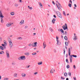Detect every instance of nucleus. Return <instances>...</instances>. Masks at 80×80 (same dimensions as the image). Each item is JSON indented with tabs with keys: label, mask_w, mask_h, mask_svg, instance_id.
I'll list each match as a JSON object with an SVG mask.
<instances>
[{
	"label": "nucleus",
	"mask_w": 80,
	"mask_h": 80,
	"mask_svg": "<svg viewBox=\"0 0 80 80\" xmlns=\"http://www.w3.org/2000/svg\"><path fill=\"white\" fill-rule=\"evenodd\" d=\"M72 55H71L70 56V59H72Z\"/></svg>",
	"instance_id": "39"
},
{
	"label": "nucleus",
	"mask_w": 80,
	"mask_h": 80,
	"mask_svg": "<svg viewBox=\"0 0 80 80\" xmlns=\"http://www.w3.org/2000/svg\"><path fill=\"white\" fill-rule=\"evenodd\" d=\"M57 5V6L58 8L59 7V6H58V5Z\"/></svg>",
	"instance_id": "62"
},
{
	"label": "nucleus",
	"mask_w": 80,
	"mask_h": 80,
	"mask_svg": "<svg viewBox=\"0 0 80 80\" xmlns=\"http://www.w3.org/2000/svg\"><path fill=\"white\" fill-rule=\"evenodd\" d=\"M9 43V47L11 48H12V46H13V43H12V40L10 39H8Z\"/></svg>",
	"instance_id": "3"
},
{
	"label": "nucleus",
	"mask_w": 80,
	"mask_h": 80,
	"mask_svg": "<svg viewBox=\"0 0 80 80\" xmlns=\"http://www.w3.org/2000/svg\"><path fill=\"white\" fill-rule=\"evenodd\" d=\"M74 7H77V5H76V4H74Z\"/></svg>",
	"instance_id": "61"
},
{
	"label": "nucleus",
	"mask_w": 80,
	"mask_h": 80,
	"mask_svg": "<svg viewBox=\"0 0 80 80\" xmlns=\"http://www.w3.org/2000/svg\"><path fill=\"white\" fill-rule=\"evenodd\" d=\"M54 53H56L57 52V50L56 49L54 50Z\"/></svg>",
	"instance_id": "52"
},
{
	"label": "nucleus",
	"mask_w": 80,
	"mask_h": 80,
	"mask_svg": "<svg viewBox=\"0 0 80 80\" xmlns=\"http://www.w3.org/2000/svg\"><path fill=\"white\" fill-rule=\"evenodd\" d=\"M14 6L17 7L18 6V4L16 3L14 4Z\"/></svg>",
	"instance_id": "37"
},
{
	"label": "nucleus",
	"mask_w": 80,
	"mask_h": 80,
	"mask_svg": "<svg viewBox=\"0 0 80 80\" xmlns=\"http://www.w3.org/2000/svg\"><path fill=\"white\" fill-rule=\"evenodd\" d=\"M6 54L7 58H10V55L9 54V51L6 50Z\"/></svg>",
	"instance_id": "4"
},
{
	"label": "nucleus",
	"mask_w": 80,
	"mask_h": 80,
	"mask_svg": "<svg viewBox=\"0 0 80 80\" xmlns=\"http://www.w3.org/2000/svg\"><path fill=\"white\" fill-rule=\"evenodd\" d=\"M28 7L29 9H30V10H32V9H33V8H32V7H30V6H28Z\"/></svg>",
	"instance_id": "29"
},
{
	"label": "nucleus",
	"mask_w": 80,
	"mask_h": 80,
	"mask_svg": "<svg viewBox=\"0 0 80 80\" xmlns=\"http://www.w3.org/2000/svg\"><path fill=\"white\" fill-rule=\"evenodd\" d=\"M12 24H13V23H8L6 25L7 27H10V26H12Z\"/></svg>",
	"instance_id": "11"
},
{
	"label": "nucleus",
	"mask_w": 80,
	"mask_h": 80,
	"mask_svg": "<svg viewBox=\"0 0 80 80\" xmlns=\"http://www.w3.org/2000/svg\"><path fill=\"white\" fill-rule=\"evenodd\" d=\"M10 14L11 15H15V12H10Z\"/></svg>",
	"instance_id": "20"
},
{
	"label": "nucleus",
	"mask_w": 80,
	"mask_h": 80,
	"mask_svg": "<svg viewBox=\"0 0 80 80\" xmlns=\"http://www.w3.org/2000/svg\"><path fill=\"white\" fill-rule=\"evenodd\" d=\"M2 53H4V52L3 51H2L0 52V54L2 55Z\"/></svg>",
	"instance_id": "32"
},
{
	"label": "nucleus",
	"mask_w": 80,
	"mask_h": 80,
	"mask_svg": "<svg viewBox=\"0 0 80 80\" xmlns=\"http://www.w3.org/2000/svg\"><path fill=\"white\" fill-rule=\"evenodd\" d=\"M37 42H33L32 44V46L33 47H37Z\"/></svg>",
	"instance_id": "7"
},
{
	"label": "nucleus",
	"mask_w": 80,
	"mask_h": 80,
	"mask_svg": "<svg viewBox=\"0 0 80 80\" xmlns=\"http://www.w3.org/2000/svg\"><path fill=\"white\" fill-rule=\"evenodd\" d=\"M9 79V78H4V80H8Z\"/></svg>",
	"instance_id": "30"
},
{
	"label": "nucleus",
	"mask_w": 80,
	"mask_h": 80,
	"mask_svg": "<svg viewBox=\"0 0 80 80\" xmlns=\"http://www.w3.org/2000/svg\"><path fill=\"white\" fill-rule=\"evenodd\" d=\"M38 73V72H35L34 73L33 75H37V74Z\"/></svg>",
	"instance_id": "43"
},
{
	"label": "nucleus",
	"mask_w": 80,
	"mask_h": 80,
	"mask_svg": "<svg viewBox=\"0 0 80 80\" xmlns=\"http://www.w3.org/2000/svg\"><path fill=\"white\" fill-rule=\"evenodd\" d=\"M66 58H67V57H68V54H66Z\"/></svg>",
	"instance_id": "58"
},
{
	"label": "nucleus",
	"mask_w": 80,
	"mask_h": 80,
	"mask_svg": "<svg viewBox=\"0 0 80 80\" xmlns=\"http://www.w3.org/2000/svg\"><path fill=\"white\" fill-rule=\"evenodd\" d=\"M68 75H69V76H71V72H68Z\"/></svg>",
	"instance_id": "36"
},
{
	"label": "nucleus",
	"mask_w": 80,
	"mask_h": 80,
	"mask_svg": "<svg viewBox=\"0 0 80 80\" xmlns=\"http://www.w3.org/2000/svg\"><path fill=\"white\" fill-rule=\"evenodd\" d=\"M42 61L38 63V65H42Z\"/></svg>",
	"instance_id": "19"
},
{
	"label": "nucleus",
	"mask_w": 80,
	"mask_h": 80,
	"mask_svg": "<svg viewBox=\"0 0 80 80\" xmlns=\"http://www.w3.org/2000/svg\"><path fill=\"white\" fill-rule=\"evenodd\" d=\"M2 46H3V47H4V49H5V48H6V47L5 46H5V45H4L3 44H2Z\"/></svg>",
	"instance_id": "22"
},
{
	"label": "nucleus",
	"mask_w": 80,
	"mask_h": 80,
	"mask_svg": "<svg viewBox=\"0 0 80 80\" xmlns=\"http://www.w3.org/2000/svg\"><path fill=\"white\" fill-rule=\"evenodd\" d=\"M65 25H63L62 27L64 30H65L68 29V27L67 26V25L65 23Z\"/></svg>",
	"instance_id": "6"
},
{
	"label": "nucleus",
	"mask_w": 80,
	"mask_h": 80,
	"mask_svg": "<svg viewBox=\"0 0 80 80\" xmlns=\"http://www.w3.org/2000/svg\"><path fill=\"white\" fill-rule=\"evenodd\" d=\"M60 31L61 32H62V33H64V31L62 29H61Z\"/></svg>",
	"instance_id": "25"
},
{
	"label": "nucleus",
	"mask_w": 80,
	"mask_h": 80,
	"mask_svg": "<svg viewBox=\"0 0 80 80\" xmlns=\"http://www.w3.org/2000/svg\"><path fill=\"white\" fill-rule=\"evenodd\" d=\"M69 3H71V4H72V1L71 0H69Z\"/></svg>",
	"instance_id": "53"
},
{
	"label": "nucleus",
	"mask_w": 80,
	"mask_h": 80,
	"mask_svg": "<svg viewBox=\"0 0 80 80\" xmlns=\"http://www.w3.org/2000/svg\"><path fill=\"white\" fill-rule=\"evenodd\" d=\"M0 17L1 18V22L2 23H3L4 22V21H3V18H3V17H4V16H3L2 13V12H0Z\"/></svg>",
	"instance_id": "1"
},
{
	"label": "nucleus",
	"mask_w": 80,
	"mask_h": 80,
	"mask_svg": "<svg viewBox=\"0 0 80 80\" xmlns=\"http://www.w3.org/2000/svg\"><path fill=\"white\" fill-rule=\"evenodd\" d=\"M66 62L67 63H68V59H66Z\"/></svg>",
	"instance_id": "49"
},
{
	"label": "nucleus",
	"mask_w": 80,
	"mask_h": 80,
	"mask_svg": "<svg viewBox=\"0 0 80 80\" xmlns=\"http://www.w3.org/2000/svg\"><path fill=\"white\" fill-rule=\"evenodd\" d=\"M65 44L66 46H68V42H65Z\"/></svg>",
	"instance_id": "41"
},
{
	"label": "nucleus",
	"mask_w": 80,
	"mask_h": 80,
	"mask_svg": "<svg viewBox=\"0 0 80 80\" xmlns=\"http://www.w3.org/2000/svg\"><path fill=\"white\" fill-rule=\"evenodd\" d=\"M17 39H18V40H22V39H23V38H22L21 37H19V38H17Z\"/></svg>",
	"instance_id": "27"
},
{
	"label": "nucleus",
	"mask_w": 80,
	"mask_h": 80,
	"mask_svg": "<svg viewBox=\"0 0 80 80\" xmlns=\"http://www.w3.org/2000/svg\"><path fill=\"white\" fill-rule=\"evenodd\" d=\"M56 40H57V41H59L58 40V37H57V36H56Z\"/></svg>",
	"instance_id": "45"
},
{
	"label": "nucleus",
	"mask_w": 80,
	"mask_h": 80,
	"mask_svg": "<svg viewBox=\"0 0 80 80\" xmlns=\"http://www.w3.org/2000/svg\"><path fill=\"white\" fill-rule=\"evenodd\" d=\"M74 36L73 40L75 41V40H77L78 39V38H77V36H76V34H75V33H74Z\"/></svg>",
	"instance_id": "8"
},
{
	"label": "nucleus",
	"mask_w": 80,
	"mask_h": 80,
	"mask_svg": "<svg viewBox=\"0 0 80 80\" xmlns=\"http://www.w3.org/2000/svg\"><path fill=\"white\" fill-rule=\"evenodd\" d=\"M61 38H63V36H62V35H61Z\"/></svg>",
	"instance_id": "60"
},
{
	"label": "nucleus",
	"mask_w": 80,
	"mask_h": 80,
	"mask_svg": "<svg viewBox=\"0 0 80 80\" xmlns=\"http://www.w3.org/2000/svg\"><path fill=\"white\" fill-rule=\"evenodd\" d=\"M68 6L69 7H72V4H71L69 3L68 4Z\"/></svg>",
	"instance_id": "48"
},
{
	"label": "nucleus",
	"mask_w": 80,
	"mask_h": 80,
	"mask_svg": "<svg viewBox=\"0 0 80 80\" xmlns=\"http://www.w3.org/2000/svg\"><path fill=\"white\" fill-rule=\"evenodd\" d=\"M17 75L18 74L17 73H15L13 75L14 77H17Z\"/></svg>",
	"instance_id": "17"
},
{
	"label": "nucleus",
	"mask_w": 80,
	"mask_h": 80,
	"mask_svg": "<svg viewBox=\"0 0 80 80\" xmlns=\"http://www.w3.org/2000/svg\"><path fill=\"white\" fill-rule=\"evenodd\" d=\"M24 23V20H22L19 23L20 25H22Z\"/></svg>",
	"instance_id": "12"
},
{
	"label": "nucleus",
	"mask_w": 80,
	"mask_h": 80,
	"mask_svg": "<svg viewBox=\"0 0 80 80\" xmlns=\"http://www.w3.org/2000/svg\"><path fill=\"white\" fill-rule=\"evenodd\" d=\"M58 8L59 10H61V8H60V7Z\"/></svg>",
	"instance_id": "56"
},
{
	"label": "nucleus",
	"mask_w": 80,
	"mask_h": 80,
	"mask_svg": "<svg viewBox=\"0 0 80 80\" xmlns=\"http://www.w3.org/2000/svg\"><path fill=\"white\" fill-rule=\"evenodd\" d=\"M22 77H25L26 74L25 73H22L21 74Z\"/></svg>",
	"instance_id": "13"
},
{
	"label": "nucleus",
	"mask_w": 80,
	"mask_h": 80,
	"mask_svg": "<svg viewBox=\"0 0 80 80\" xmlns=\"http://www.w3.org/2000/svg\"><path fill=\"white\" fill-rule=\"evenodd\" d=\"M12 65H15L16 64V63H15V62H12Z\"/></svg>",
	"instance_id": "26"
},
{
	"label": "nucleus",
	"mask_w": 80,
	"mask_h": 80,
	"mask_svg": "<svg viewBox=\"0 0 80 80\" xmlns=\"http://www.w3.org/2000/svg\"><path fill=\"white\" fill-rule=\"evenodd\" d=\"M30 67V65H29L28 66H26V68H28Z\"/></svg>",
	"instance_id": "38"
},
{
	"label": "nucleus",
	"mask_w": 80,
	"mask_h": 80,
	"mask_svg": "<svg viewBox=\"0 0 80 80\" xmlns=\"http://www.w3.org/2000/svg\"><path fill=\"white\" fill-rule=\"evenodd\" d=\"M72 57H75V58H77V56L76 55H72Z\"/></svg>",
	"instance_id": "40"
},
{
	"label": "nucleus",
	"mask_w": 80,
	"mask_h": 80,
	"mask_svg": "<svg viewBox=\"0 0 80 80\" xmlns=\"http://www.w3.org/2000/svg\"><path fill=\"white\" fill-rule=\"evenodd\" d=\"M25 56H21L20 57H19L18 58V60H25L26 59Z\"/></svg>",
	"instance_id": "2"
},
{
	"label": "nucleus",
	"mask_w": 80,
	"mask_h": 80,
	"mask_svg": "<svg viewBox=\"0 0 80 80\" xmlns=\"http://www.w3.org/2000/svg\"><path fill=\"white\" fill-rule=\"evenodd\" d=\"M68 52H70V48H68Z\"/></svg>",
	"instance_id": "51"
},
{
	"label": "nucleus",
	"mask_w": 80,
	"mask_h": 80,
	"mask_svg": "<svg viewBox=\"0 0 80 80\" xmlns=\"http://www.w3.org/2000/svg\"><path fill=\"white\" fill-rule=\"evenodd\" d=\"M70 59V62L71 63H72V59Z\"/></svg>",
	"instance_id": "54"
},
{
	"label": "nucleus",
	"mask_w": 80,
	"mask_h": 80,
	"mask_svg": "<svg viewBox=\"0 0 80 80\" xmlns=\"http://www.w3.org/2000/svg\"><path fill=\"white\" fill-rule=\"evenodd\" d=\"M67 68H70V66L69 65H67L66 66Z\"/></svg>",
	"instance_id": "42"
},
{
	"label": "nucleus",
	"mask_w": 80,
	"mask_h": 80,
	"mask_svg": "<svg viewBox=\"0 0 80 80\" xmlns=\"http://www.w3.org/2000/svg\"><path fill=\"white\" fill-rule=\"evenodd\" d=\"M52 3L54 5H55V2H54L53 1H52Z\"/></svg>",
	"instance_id": "64"
},
{
	"label": "nucleus",
	"mask_w": 80,
	"mask_h": 80,
	"mask_svg": "<svg viewBox=\"0 0 80 80\" xmlns=\"http://www.w3.org/2000/svg\"><path fill=\"white\" fill-rule=\"evenodd\" d=\"M63 51L64 52H65V48H64V49H63Z\"/></svg>",
	"instance_id": "63"
},
{
	"label": "nucleus",
	"mask_w": 80,
	"mask_h": 80,
	"mask_svg": "<svg viewBox=\"0 0 80 80\" xmlns=\"http://www.w3.org/2000/svg\"><path fill=\"white\" fill-rule=\"evenodd\" d=\"M70 53H71V52H68L69 56H70Z\"/></svg>",
	"instance_id": "59"
},
{
	"label": "nucleus",
	"mask_w": 80,
	"mask_h": 80,
	"mask_svg": "<svg viewBox=\"0 0 80 80\" xmlns=\"http://www.w3.org/2000/svg\"><path fill=\"white\" fill-rule=\"evenodd\" d=\"M43 48H44V49H45V47H46L47 46V45H46L45 44V42H44L43 43Z\"/></svg>",
	"instance_id": "18"
},
{
	"label": "nucleus",
	"mask_w": 80,
	"mask_h": 80,
	"mask_svg": "<svg viewBox=\"0 0 80 80\" xmlns=\"http://www.w3.org/2000/svg\"><path fill=\"white\" fill-rule=\"evenodd\" d=\"M24 54L27 56H28L30 55V52H26L24 53Z\"/></svg>",
	"instance_id": "16"
},
{
	"label": "nucleus",
	"mask_w": 80,
	"mask_h": 80,
	"mask_svg": "<svg viewBox=\"0 0 80 80\" xmlns=\"http://www.w3.org/2000/svg\"><path fill=\"white\" fill-rule=\"evenodd\" d=\"M32 55H37V53L36 52L33 53L32 54Z\"/></svg>",
	"instance_id": "33"
},
{
	"label": "nucleus",
	"mask_w": 80,
	"mask_h": 80,
	"mask_svg": "<svg viewBox=\"0 0 80 80\" xmlns=\"http://www.w3.org/2000/svg\"><path fill=\"white\" fill-rule=\"evenodd\" d=\"M64 39L66 40H68V38H67V36H65L64 37Z\"/></svg>",
	"instance_id": "31"
},
{
	"label": "nucleus",
	"mask_w": 80,
	"mask_h": 80,
	"mask_svg": "<svg viewBox=\"0 0 80 80\" xmlns=\"http://www.w3.org/2000/svg\"><path fill=\"white\" fill-rule=\"evenodd\" d=\"M56 21V20L55 19L53 18V20H52V23L53 24L55 23V22Z\"/></svg>",
	"instance_id": "15"
},
{
	"label": "nucleus",
	"mask_w": 80,
	"mask_h": 80,
	"mask_svg": "<svg viewBox=\"0 0 80 80\" xmlns=\"http://www.w3.org/2000/svg\"><path fill=\"white\" fill-rule=\"evenodd\" d=\"M64 35H67V32L66 31H65L64 32Z\"/></svg>",
	"instance_id": "44"
},
{
	"label": "nucleus",
	"mask_w": 80,
	"mask_h": 80,
	"mask_svg": "<svg viewBox=\"0 0 80 80\" xmlns=\"http://www.w3.org/2000/svg\"><path fill=\"white\" fill-rule=\"evenodd\" d=\"M32 45V44L30 43L28 44V46H29V47H31Z\"/></svg>",
	"instance_id": "50"
},
{
	"label": "nucleus",
	"mask_w": 80,
	"mask_h": 80,
	"mask_svg": "<svg viewBox=\"0 0 80 80\" xmlns=\"http://www.w3.org/2000/svg\"><path fill=\"white\" fill-rule=\"evenodd\" d=\"M28 28V26H25V27L24 28L25 29H27V28Z\"/></svg>",
	"instance_id": "34"
},
{
	"label": "nucleus",
	"mask_w": 80,
	"mask_h": 80,
	"mask_svg": "<svg viewBox=\"0 0 80 80\" xmlns=\"http://www.w3.org/2000/svg\"><path fill=\"white\" fill-rule=\"evenodd\" d=\"M73 79L74 80H77V79H76V77H73Z\"/></svg>",
	"instance_id": "55"
},
{
	"label": "nucleus",
	"mask_w": 80,
	"mask_h": 80,
	"mask_svg": "<svg viewBox=\"0 0 80 80\" xmlns=\"http://www.w3.org/2000/svg\"><path fill=\"white\" fill-rule=\"evenodd\" d=\"M53 17H54V18H57V17H56V16L55 15H54Z\"/></svg>",
	"instance_id": "57"
},
{
	"label": "nucleus",
	"mask_w": 80,
	"mask_h": 80,
	"mask_svg": "<svg viewBox=\"0 0 80 80\" xmlns=\"http://www.w3.org/2000/svg\"><path fill=\"white\" fill-rule=\"evenodd\" d=\"M0 49H1V50H3V47L2 46H0Z\"/></svg>",
	"instance_id": "28"
},
{
	"label": "nucleus",
	"mask_w": 80,
	"mask_h": 80,
	"mask_svg": "<svg viewBox=\"0 0 80 80\" xmlns=\"http://www.w3.org/2000/svg\"><path fill=\"white\" fill-rule=\"evenodd\" d=\"M73 68L74 69H76V66H75V65H74L73 66Z\"/></svg>",
	"instance_id": "46"
},
{
	"label": "nucleus",
	"mask_w": 80,
	"mask_h": 80,
	"mask_svg": "<svg viewBox=\"0 0 80 80\" xmlns=\"http://www.w3.org/2000/svg\"><path fill=\"white\" fill-rule=\"evenodd\" d=\"M4 44L6 46H7V42H6V41L5 40L4 41Z\"/></svg>",
	"instance_id": "23"
},
{
	"label": "nucleus",
	"mask_w": 80,
	"mask_h": 80,
	"mask_svg": "<svg viewBox=\"0 0 80 80\" xmlns=\"http://www.w3.org/2000/svg\"><path fill=\"white\" fill-rule=\"evenodd\" d=\"M64 75L66 77H68V75H67V72L64 73Z\"/></svg>",
	"instance_id": "21"
},
{
	"label": "nucleus",
	"mask_w": 80,
	"mask_h": 80,
	"mask_svg": "<svg viewBox=\"0 0 80 80\" xmlns=\"http://www.w3.org/2000/svg\"><path fill=\"white\" fill-rule=\"evenodd\" d=\"M57 14V15L58 17L60 18H62V15H61V13L58 11H57L56 12Z\"/></svg>",
	"instance_id": "5"
},
{
	"label": "nucleus",
	"mask_w": 80,
	"mask_h": 80,
	"mask_svg": "<svg viewBox=\"0 0 80 80\" xmlns=\"http://www.w3.org/2000/svg\"><path fill=\"white\" fill-rule=\"evenodd\" d=\"M49 30L51 32H53V30H52V28H50Z\"/></svg>",
	"instance_id": "24"
},
{
	"label": "nucleus",
	"mask_w": 80,
	"mask_h": 80,
	"mask_svg": "<svg viewBox=\"0 0 80 80\" xmlns=\"http://www.w3.org/2000/svg\"><path fill=\"white\" fill-rule=\"evenodd\" d=\"M38 4L40 8H43V5H42V3L40 2H39Z\"/></svg>",
	"instance_id": "9"
},
{
	"label": "nucleus",
	"mask_w": 80,
	"mask_h": 80,
	"mask_svg": "<svg viewBox=\"0 0 80 80\" xmlns=\"http://www.w3.org/2000/svg\"><path fill=\"white\" fill-rule=\"evenodd\" d=\"M55 71V69H52V70L50 71V73H51L52 74L53 73H54Z\"/></svg>",
	"instance_id": "10"
},
{
	"label": "nucleus",
	"mask_w": 80,
	"mask_h": 80,
	"mask_svg": "<svg viewBox=\"0 0 80 80\" xmlns=\"http://www.w3.org/2000/svg\"><path fill=\"white\" fill-rule=\"evenodd\" d=\"M61 79H62V80H65V78H63V77H61Z\"/></svg>",
	"instance_id": "47"
},
{
	"label": "nucleus",
	"mask_w": 80,
	"mask_h": 80,
	"mask_svg": "<svg viewBox=\"0 0 80 80\" xmlns=\"http://www.w3.org/2000/svg\"><path fill=\"white\" fill-rule=\"evenodd\" d=\"M57 45H61V43L60 42V41H57Z\"/></svg>",
	"instance_id": "14"
},
{
	"label": "nucleus",
	"mask_w": 80,
	"mask_h": 80,
	"mask_svg": "<svg viewBox=\"0 0 80 80\" xmlns=\"http://www.w3.org/2000/svg\"><path fill=\"white\" fill-rule=\"evenodd\" d=\"M63 15H64V16H65L66 15V14H65V11H63Z\"/></svg>",
	"instance_id": "35"
}]
</instances>
